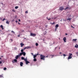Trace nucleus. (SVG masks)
Masks as SVG:
<instances>
[{"mask_svg":"<svg viewBox=\"0 0 78 78\" xmlns=\"http://www.w3.org/2000/svg\"><path fill=\"white\" fill-rule=\"evenodd\" d=\"M18 37H20V35H19L18 36Z\"/></svg>","mask_w":78,"mask_h":78,"instance_id":"3c124183","label":"nucleus"},{"mask_svg":"<svg viewBox=\"0 0 78 78\" xmlns=\"http://www.w3.org/2000/svg\"><path fill=\"white\" fill-rule=\"evenodd\" d=\"M5 20H6V19H5V18H4L3 20L2 21H4Z\"/></svg>","mask_w":78,"mask_h":78,"instance_id":"f704fd0d","label":"nucleus"},{"mask_svg":"<svg viewBox=\"0 0 78 78\" xmlns=\"http://www.w3.org/2000/svg\"><path fill=\"white\" fill-rule=\"evenodd\" d=\"M45 58H48V55Z\"/></svg>","mask_w":78,"mask_h":78,"instance_id":"de8ad7c7","label":"nucleus"},{"mask_svg":"<svg viewBox=\"0 0 78 78\" xmlns=\"http://www.w3.org/2000/svg\"><path fill=\"white\" fill-rule=\"evenodd\" d=\"M63 40L64 42H66V37H64L63 38Z\"/></svg>","mask_w":78,"mask_h":78,"instance_id":"20e7f679","label":"nucleus"},{"mask_svg":"<svg viewBox=\"0 0 78 78\" xmlns=\"http://www.w3.org/2000/svg\"><path fill=\"white\" fill-rule=\"evenodd\" d=\"M19 8V6H16L15 7V9H17V8Z\"/></svg>","mask_w":78,"mask_h":78,"instance_id":"aec40b11","label":"nucleus"},{"mask_svg":"<svg viewBox=\"0 0 78 78\" xmlns=\"http://www.w3.org/2000/svg\"><path fill=\"white\" fill-rule=\"evenodd\" d=\"M24 61H25L26 62V61H27V59H25V58H24Z\"/></svg>","mask_w":78,"mask_h":78,"instance_id":"e433bc0d","label":"nucleus"},{"mask_svg":"<svg viewBox=\"0 0 78 78\" xmlns=\"http://www.w3.org/2000/svg\"><path fill=\"white\" fill-rule=\"evenodd\" d=\"M56 48H57V47L55 48V50H56Z\"/></svg>","mask_w":78,"mask_h":78,"instance_id":"603ef678","label":"nucleus"},{"mask_svg":"<svg viewBox=\"0 0 78 78\" xmlns=\"http://www.w3.org/2000/svg\"><path fill=\"white\" fill-rule=\"evenodd\" d=\"M21 59L22 60H24V59H25V58H23V57H21Z\"/></svg>","mask_w":78,"mask_h":78,"instance_id":"a211bd4d","label":"nucleus"},{"mask_svg":"<svg viewBox=\"0 0 78 78\" xmlns=\"http://www.w3.org/2000/svg\"><path fill=\"white\" fill-rule=\"evenodd\" d=\"M76 55H78V52H76Z\"/></svg>","mask_w":78,"mask_h":78,"instance_id":"4c0bfd02","label":"nucleus"},{"mask_svg":"<svg viewBox=\"0 0 78 78\" xmlns=\"http://www.w3.org/2000/svg\"><path fill=\"white\" fill-rule=\"evenodd\" d=\"M2 75H0V77H1V78H2Z\"/></svg>","mask_w":78,"mask_h":78,"instance_id":"58836bf2","label":"nucleus"},{"mask_svg":"<svg viewBox=\"0 0 78 78\" xmlns=\"http://www.w3.org/2000/svg\"><path fill=\"white\" fill-rule=\"evenodd\" d=\"M26 64H29L30 63V62L28 61H26Z\"/></svg>","mask_w":78,"mask_h":78,"instance_id":"423d86ee","label":"nucleus"},{"mask_svg":"<svg viewBox=\"0 0 78 78\" xmlns=\"http://www.w3.org/2000/svg\"><path fill=\"white\" fill-rule=\"evenodd\" d=\"M55 23L53 22V23H51V25H55Z\"/></svg>","mask_w":78,"mask_h":78,"instance_id":"c85d7f7f","label":"nucleus"},{"mask_svg":"<svg viewBox=\"0 0 78 78\" xmlns=\"http://www.w3.org/2000/svg\"><path fill=\"white\" fill-rule=\"evenodd\" d=\"M23 63L22 62H20V66H23Z\"/></svg>","mask_w":78,"mask_h":78,"instance_id":"6e6552de","label":"nucleus"},{"mask_svg":"<svg viewBox=\"0 0 78 78\" xmlns=\"http://www.w3.org/2000/svg\"><path fill=\"white\" fill-rule=\"evenodd\" d=\"M51 19H49L48 20H51Z\"/></svg>","mask_w":78,"mask_h":78,"instance_id":"79ce46f5","label":"nucleus"},{"mask_svg":"<svg viewBox=\"0 0 78 78\" xmlns=\"http://www.w3.org/2000/svg\"><path fill=\"white\" fill-rule=\"evenodd\" d=\"M0 59H2V58H0Z\"/></svg>","mask_w":78,"mask_h":78,"instance_id":"4d7b16f0","label":"nucleus"},{"mask_svg":"<svg viewBox=\"0 0 78 78\" xmlns=\"http://www.w3.org/2000/svg\"><path fill=\"white\" fill-rule=\"evenodd\" d=\"M12 33H13L14 34H15V33L13 31H12Z\"/></svg>","mask_w":78,"mask_h":78,"instance_id":"2f4dec72","label":"nucleus"},{"mask_svg":"<svg viewBox=\"0 0 78 78\" xmlns=\"http://www.w3.org/2000/svg\"><path fill=\"white\" fill-rule=\"evenodd\" d=\"M18 24H19V25H20V23H19V22H18Z\"/></svg>","mask_w":78,"mask_h":78,"instance_id":"ea45409f","label":"nucleus"},{"mask_svg":"<svg viewBox=\"0 0 78 78\" xmlns=\"http://www.w3.org/2000/svg\"><path fill=\"white\" fill-rule=\"evenodd\" d=\"M23 50H24L23 49H22V50H21V52H22V53H23Z\"/></svg>","mask_w":78,"mask_h":78,"instance_id":"412c9836","label":"nucleus"},{"mask_svg":"<svg viewBox=\"0 0 78 78\" xmlns=\"http://www.w3.org/2000/svg\"><path fill=\"white\" fill-rule=\"evenodd\" d=\"M11 40L12 41V39H11Z\"/></svg>","mask_w":78,"mask_h":78,"instance_id":"13d9d810","label":"nucleus"},{"mask_svg":"<svg viewBox=\"0 0 78 78\" xmlns=\"http://www.w3.org/2000/svg\"><path fill=\"white\" fill-rule=\"evenodd\" d=\"M75 48H78V45L77 44V46L76 45H75Z\"/></svg>","mask_w":78,"mask_h":78,"instance_id":"b1692460","label":"nucleus"},{"mask_svg":"<svg viewBox=\"0 0 78 78\" xmlns=\"http://www.w3.org/2000/svg\"><path fill=\"white\" fill-rule=\"evenodd\" d=\"M61 53H61V52H59V54H61Z\"/></svg>","mask_w":78,"mask_h":78,"instance_id":"5fc2aeb1","label":"nucleus"},{"mask_svg":"<svg viewBox=\"0 0 78 78\" xmlns=\"http://www.w3.org/2000/svg\"><path fill=\"white\" fill-rule=\"evenodd\" d=\"M36 61H37V59H36V58H35L34 59V61L36 62Z\"/></svg>","mask_w":78,"mask_h":78,"instance_id":"dca6fc26","label":"nucleus"},{"mask_svg":"<svg viewBox=\"0 0 78 78\" xmlns=\"http://www.w3.org/2000/svg\"><path fill=\"white\" fill-rule=\"evenodd\" d=\"M14 61L15 62H17V59H14Z\"/></svg>","mask_w":78,"mask_h":78,"instance_id":"393cba45","label":"nucleus"},{"mask_svg":"<svg viewBox=\"0 0 78 78\" xmlns=\"http://www.w3.org/2000/svg\"><path fill=\"white\" fill-rule=\"evenodd\" d=\"M7 69L5 67L4 68V70H6Z\"/></svg>","mask_w":78,"mask_h":78,"instance_id":"bb28decb","label":"nucleus"},{"mask_svg":"<svg viewBox=\"0 0 78 78\" xmlns=\"http://www.w3.org/2000/svg\"><path fill=\"white\" fill-rule=\"evenodd\" d=\"M39 55V54L37 53V55H37H37Z\"/></svg>","mask_w":78,"mask_h":78,"instance_id":"864d4df0","label":"nucleus"},{"mask_svg":"<svg viewBox=\"0 0 78 78\" xmlns=\"http://www.w3.org/2000/svg\"><path fill=\"white\" fill-rule=\"evenodd\" d=\"M77 40V39H73V41H76Z\"/></svg>","mask_w":78,"mask_h":78,"instance_id":"5701e85b","label":"nucleus"},{"mask_svg":"<svg viewBox=\"0 0 78 78\" xmlns=\"http://www.w3.org/2000/svg\"><path fill=\"white\" fill-rule=\"evenodd\" d=\"M19 22H20V20L19 19Z\"/></svg>","mask_w":78,"mask_h":78,"instance_id":"37998d69","label":"nucleus"},{"mask_svg":"<svg viewBox=\"0 0 78 78\" xmlns=\"http://www.w3.org/2000/svg\"><path fill=\"white\" fill-rule=\"evenodd\" d=\"M19 55H16V56L15 57V59H17L19 58Z\"/></svg>","mask_w":78,"mask_h":78,"instance_id":"39448f33","label":"nucleus"},{"mask_svg":"<svg viewBox=\"0 0 78 78\" xmlns=\"http://www.w3.org/2000/svg\"><path fill=\"white\" fill-rule=\"evenodd\" d=\"M72 58V56H69V57L68 58V59L69 60L70 59H71Z\"/></svg>","mask_w":78,"mask_h":78,"instance_id":"1a4fd4ad","label":"nucleus"},{"mask_svg":"<svg viewBox=\"0 0 78 78\" xmlns=\"http://www.w3.org/2000/svg\"><path fill=\"white\" fill-rule=\"evenodd\" d=\"M72 55V54L69 53V56H71Z\"/></svg>","mask_w":78,"mask_h":78,"instance_id":"f3484780","label":"nucleus"},{"mask_svg":"<svg viewBox=\"0 0 78 78\" xmlns=\"http://www.w3.org/2000/svg\"><path fill=\"white\" fill-rule=\"evenodd\" d=\"M27 49V48H26V47L24 48L23 49V50H25V49Z\"/></svg>","mask_w":78,"mask_h":78,"instance_id":"c9c22d12","label":"nucleus"},{"mask_svg":"<svg viewBox=\"0 0 78 78\" xmlns=\"http://www.w3.org/2000/svg\"><path fill=\"white\" fill-rule=\"evenodd\" d=\"M6 23L7 24H9V22L8 21H6Z\"/></svg>","mask_w":78,"mask_h":78,"instance_id":"6ab92c4d","label":"nucleus"},{"mask_svg":"<svg viewBox=\"0 0 78 78\" xmlns=\"http://www.w3.org/2000/svg\"><path fill=\"white\" fill-rule=\"evenodd\" d=\"M1 57H2V58H3V56H1Z\"/></svg>","mask_w":78,"mask_h":78,"instance_id":"49530a36","label":"nucleus"},{"mask_svg":"<svg viewBox=\"0 0 78 78\" xmlns=\"http://www.w3.org/2000/svg\"><path fill=\"white\" fill-rule=\"evenodd\" d=\"M71 27H72V28H74V27H73L72 26H71Z\"/></svg>","mask_w":78,"mask_h":78,"instance_id":"8fccbe9b","label":"nucleus"},{"mask_svg":"<svg viewBox=\"0 0 78 78\" xmlns=\"http://www.w3.org/2000/svg\"><path fill=\"white\" fill-rule=\"evenodd\" d=\"M59 10L60 11H62L64 9V8L63 7H60L59 8Z\"/></svg>","mask_w":78,"mask_h":78,"instance_id":"7ed1b4c3","label":"nucleus"},{"mask_svg":"<svg viewBox=\"0 0 78 78\" xmlns=\"http://www.w3.org/2000/svg\"><path fill=\"white\" fill-rule=\"evenodd\" d=\"M12 62H13V61H12Z\"/></svg>","mask_w":78,"mask_h":78,"instance_id":"bf43d9fd","label":"nucleus"},{"mask_svg":"<svg viewBox=\"0 0 78 78\" xmlns=\"http://www.w3.org/2000/svg\"><path fill=\"white\" fill-rule=\"evenodd\" d=\"M56 29H57V28H55V31H56Z\"/></svg>","mask_w":78,"mask_h":78,"instance_id":"6e6d98bb","label":"nucleus"},{"mask_svg":"<svg viewBox=\"0 0 78 78\" xmlns=\"http://www.w3.org/2000/svg\"><path fill=\"white\" fill-rule=\"evenodd\" d=\"M23 55L24 56H25V55H26V53H25V52H23Z\"/></svg>","mask_w":78,"mask_h":78,"instance_id":"9d476101","label":"nucleus"},{"mask_svg":"<svg viewBox=\"0 0 78 78\" xmlns=\"http://www.w3.org/2000/svg\"><path fill=\"white\" fill-rule=\"evenodd\" d=\"M23 54V53L22 52H20V55H19V56H22Z\"/></svg>","mask_w":78,"mask_h":78,"instance_id":"2eb2a0df","label":"nucleus"},{"mask_svg":"<svg viewBox=\"0 0 78 78\" xmlns=\"http://www.w3.org/2000/svg\"><path fill=\"white\" fill-rule=\"evenodd\" d=\"M50 56H51V58H52L53 57V56H54V55H51Z\"/></svg>","mask_w":78,"mask_h":78,"instance_id":"cd10ccee","label":"nucleus"},{"mask_svg":"<svg viewBox=\"0 0 78 78\" xmlns=\"http://www.w3.org/2000/svg\"><path fill=\"white\" fill-rule=\"evenodd\" d=\"M65 35H68V34H67V33H66V34H65Z\"/></svg>","mask_w":78,"mask_h":78,"instance_id":"c03bdc74","label":"nucleus"},{"mask_svg":"<svg viewBox=\"0 0 78 78\" xmlns=\"http://www.w3.org/2000/svg\"><path fill=\"white\" fill-rule=\"evenodd\" d=\"M36 34H34L32 33H30V36H33V37H34L35 36H36Z\"/></svg>","mask_w":78,"mask_h":78,"instance_id":"f03ea898","label":"nucleus"},{"mask_svg":"<svg viewBox=\"0 0 78 78\" xmlns=\"http://www.w3.org/2000/svg\"><path fill=\"white\" fill-rule=\"evenodd\" d=\"M34 58H36V56H37V55H34Z\"/></svg>","mask_w":78,"mask_h":78,"instance_id":"f8f14e48","label":"nucleus"},{"mask_svg":"<svg viewBox=\"0 0 78 78\" xmlns=\"http://www.w3.org/2000/svg\"><path fill=\"white\" fill-rule=\"evenodd\" d=\"M69 7H67L66 9H69Z\"/></svg>","mask_w":78,"mask_h":78,"instance_id":"c756f323","label":"nucleus"},{"mask_svg":"<svg viewBox=\"0 0 78 78\" xmlns=\"http://www.w3.org/2000/svg\"><path fill=\"white\" fill-rule=\"evenodd\" d=\"M67 20H71V19L70 18H69L67 19Z\"/></svg>","mask_w":78,"mask_h":78,"instance_id":"7c9ffc66","label":"nucleus"},{"mask_svg":"<svg viewBox=\"0 0 78 78\" xmlns=\"http://www.w3.org/2000/svg\"><path fill=\"white\" fill-rule=\"evenodd\" d=\"M35 45H36V46H38L39 44H38V43H37L35 44Z\"/></svg>","mask_w":78,"mask_h":78,"instance_id":"4be33fe9","label":"nucleus"},{"mask_svg":"<svg viewBox=\"0 0 78 78\" xmlns=\"http://www.w3.org/2000/svg\"><path fill=\"white\" fill-rule=\"evenodd\" d=\"M45 56L42 55H40V58L41 59H42L43 60H45Z\"/></svg>","mask_w":78,"mask_h":78,"instance_id":"f257e3e1","label":"nucleus"},{"mask_svg":"<svg viewBox=\"0 0 78 78\" xmlns=\"http://www.w3.org/2000/svg\"><path fill=\"white\" fill-rule=\"evenodd\" d=\"M26 49H28V48H30L31 47L30 46H27L26 47Z\"/></svg>","mask_w":78,"mask_h":78,"instance_id":"9b49d317","label":"nucleus"},{"mask_svg":"<svg viewBox=\"0 0 78 78\" xmlns=\"http://www.w3.org/2000/svg\"><path fill=\"white\" fill-rule=\"evenodd\" d=\"M2 62L1 61H0V64H2Z\"/></svg>","mask_w":78,"mask_h":78,"instance_id":"a18cd8bd","label":"nucleus"},{"mask_svg":"<svg viewBox=\"0 0 78 78\" xmlns=\"http://www.w3.org/2000/svg\"><path fill=\"white\" fill-rule=\"evenodd\" d=\"M31 55H33V53H31Z\"/></svg>","mask_w":78,"mask_h":78,"instance_id":"a19ab883","label":"nucleus"},{"mask_svg":"<svg viewBox=\"0 0 78 78\" xmlns=\"http://www.w3.org/2000/svg\"><path fill=\"white\" fill-rule=\"evenodd\" d=\"M0 27H1V28H2V30H4L3 27V25H1L0 26Z\"/></svg>","mask_w":78,"mask_h":78,"instance_id":"ddd939ff","label":"nucleus"},{"mask_svg":"<svg viewBox=\"0 0 78 78\" xmlns=\"http://www.w3.org/2000/svg\"><path fill=\"white\" fill-rule=\"evenodd\" d=\"M20 45H21V47H22L23 45H24V44H23L22 43H21L20 44Z\"/></svg>","mask_w":78,"mask_h":78,"instance_id":"0eeeda50","label":"nucleus"},{"mask_svg":"<svg viewBox=\"0 0 78 78\" xmlns=\"http://www.w3.org/2000/svg\"><path fill=\"white\" fill-rule=\"evenodd\" d=\"M12 11L13 12H16V11L15 10H14V9H12Z\"/></svg>","mask_w":78,"mask_h":78,"instance_id":"a878e982","label":"nucleus"},{"mask_svg":"<svg viewBox=\"0 0 78 78\" xmlns=\"http://www.w3.org/2000/svg\"><path fill=\"white\" fill-rule=\"evenodd\" d=\"M63 56H66V55L64 54H63Z\"/></svg>","mask_w":78,"mask_h":78,"instance_id":"72a5a7b5","label":"nucleus"},{"mask_svg":"<svg viewBox=\"0 0 78 78\" xmlns=\"http://www.w3.org/2000/svg\"><path fill=\"white\" fill-rule=\"evenodd\" d=\"M28 11H26L25 12V13H26V14H27V13H28Z\"/></svg>","mask_w":78,"mask_h":78,"instance_id":"473e14b6","label":"nucleus"},{"mask_svg":"<svg viewBox=\"0 0 78 78\" xmlns=\"http://www.w3.org/2000/svg\"><path fill=\"white\" fill-rule=\"evenodd\" d=\"M16 23H17V21H16Z\"/></svg>","mask_w":78,"mask_h":78,"instance_id":"09e8293b","label":"nucleus"},{"mask_svg":"<svg viewBox=\"0 0 78 78\" xmlns=\"http://www.w3.org/2000/svg\"><path fill=\"white\" fill-rule=\"evenodd\" d=\"M59 27L58 24H57L55 26V28H58Z\"/></svg>","mask_w":78,"mask_h":78,"instance_id":"4468645a","label":"nucleus"}]
</instances>
